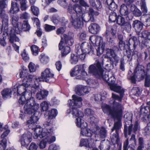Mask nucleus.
Returning <instances> with one entry per match:
<instances>
[{
	"instance_id": "1",
	"label": "nucleus",
	"mask_w": 150,
	"mask_h": 150,
	"mask_svg": "<svg viewBox=\"0 0 150 150\" xmlns=\"http://www.w3.org/2000/svg\"><path fill=\"white\" fill-rule=\"evenodd\" d=\"M27 71L26 70H22L19 74H17L16 76L20 77L21 78H23L22 80L23 83L16 86L12 89V91L15 93L16 92L18 96H21L18 100V102L20 105H23L25 104L24 108L26 113H29V109L32 105V104H34L35 101V98L32 96V93H35L36 92V90L34 88L35 84L33 85V88L34 89L33 91H27V88L31 85V83L34 81L33 78V76L32 75H27Z\"/></svg>"
},
{
	"instance_id": "2",
	"label": "nucleus",
	"mask_w": 150,
	"mask_h": 150,
	"mask_svg": "<svg viewBox=\"0 0 150 150\" xmlns=\"http://www.w3.org/2000/svg\"><path fill=\"white\" fill-rule=\"evenodd\" d=\"M72 100H69L68 101L70 108L67 110V112L68 114L71 113L75 117H78L76 120V124L78 127L81 128V135L83 136L91 137L93 132L90 129L86 128L87 124L82 119L84 116L83 113L78 109L82 106V99L75 95L72 96Z\"/></svg>"
},
{
	"instance_id": "3",
	"label": "nucleus",
	"mask_w": 150,
	"mask_h": 150,
	"mask_svg": "<svg viewBox=\"0 0 150 150\" xmlns=\"http://www.w3.org/2000/svg\"><path fill=\"white\" fill-rule=\"evenodd\" d=\"M104 60L103 57L97 59L96 63L90 65L88 72L89 74H92L96 78L98 79L102 78L104 81L107 82L109 77L108 75L107 74L103 75L104 71Z\"/></svg>"
},
{
	"instance_id": "4",
	"label": "nucleus",
	"mask_w": 150,
	"mask_h": 150,
	"mask_svg": "<svg viewBox=\"0 0 150 150\" xmlns=\"http://www.w3.org/2000/svg\"><path fill=\"white\" fill-rule=\"evenodd\" d=\"M131 120L128 121H125V124L124 125V135L126 140L124 142L123 146V150H128L129 147V139L131 136L132 132L136 133L139 127V125L137 121L134 123V127L132 124ZM118 150H121L122 145L120 144Z\"/></svg>"
},
{
	"instance_id": "5",
	"label": "nucleus",
	"mask_w": 150,
	"mask_h": 150,
	"mask_svg": "<svg viewBox=\"0 0 150 150\" xmlns=\"http://www.w3.org/2000/svg\"><path fill=\"white\" fill-rule=\"evenodd\" d=\"M32 105L30 107V108L29 109L28 111L29 113H26L24 107V112H23L22 110H20V113L19 114V118L21 119H23L25 116L26 114L31 115L33 113V115L30 117V119L27 121L28 124L29 125H33L34 126V125H36L38 120L39 119V116L38 115L39 112L38 110L39 108V105L38 104L35 102L34 104H32Z\"/></svg>"
},
{
	"instance_id": "6",
	"label": "nucleus",
	"mask_w": 150,
	"mask_h": 150,
	"mask_svg": "<svg viewBox=\"0 0 150 150\" xmlns=\"http://www.w3.org/2000/svg\"><path fill=\"white\" fill-rule=\"evenodd\" d=\"M104 113L110 116L112 118L117 117L120 113L123 112L124 107L121 104L114 101L112 107L109 105L106 104L102 107Z\"/></svg>"
},
{
	"instance_id": "7",
	"label": "nucleus",
	"mask_w": 150,
	"mask_h": 150,
	"mask_svg": "<svg viewBox=\"0 0 150 150\" xmlns=\"http://www.w3.org/2000/svg\"><path fill=\"white\" fill-rule=\"evenodd\" d=\"M37 126V125L36 127H33L35 132L33 136L34 138L36 139L39 137L41 139L47 136L45 139H43L40 142L39 144V148L40 149H43L45 147L47 143L48 142V138L49 137V136L52 135L54 133L53 132L52 135H50V134L48 133L46 129H44V128H42L40 126L38 127Z\"/></svg>"
},
{
	"instance_id": "8",
	"label": "nucleus",
	"mask_w": 150,
	"mask_h": 150,
	"mask_svg": "<svg viewBox=\"0 0 150 150\" xmlns=\"http://www.w3.org/2000/svg\"><path fill=\"white\" fill-rule=\"evenodd\" d=\"M58 114L57 111L56 109H52L49 111L48 113V117L43 125L44 129H46L48 133L52 135L53 133L52 127L53 120L55 118Z\"/></svg>"
},
{
	"instance_id": "9",
	"label": "nucleus",
	"mask_w": 150,
	"mask_h": 150,
	"mask_svg": "<svg viewBox=\"0 0 150 150\" xmlns=\"http://www.w3.org/2000/svg\"><path fill=\"white\" fill-rule=\"evenodd\" d=\"M54 74L51 73L50 69L49 68L46 69L45 70L41 73V77L36 78L33 76V79L35 83L34 88L35 89L39 88V82L44 81L47 82H49L48 78H52L53 77Z\"/></svg>"
},
{
	"instance_id": "10",
	"label": "nucleus",
	"mask_w": 150,
	"mask_h": 150,
	"mask_svg": "<svg viewBox=\"0 0 150 150\" xmlns=\"http://www.w3.org/2000/svg\"><path fill=\"white\" fill-rule=\"evenodd\" d=\"M143 25V23L140 21L135 20L133 21L132 27L139 35L138 38H150V31L144 30L140 33Z\"/></svg>"
},
{
	"instance_id": "11",
	"label": "nucleus",
	"mask_w": 150,
	"mask_h": 150,
	"mask_svg": "<svg viewBox=\"0 0 150 150\" xmlns=\"http://www.w3.org/2000/svg\"><path fill=\"white\" fill-rule=\"evenodd\" d=\"M85 64L77 65L73 68L70 72L71 76H76V79H83L87 75L84 69Z\"/></svg>"
},
{
	"instance_id": "12",
	"label": "nucleus",
	"mask_w": 150,
	"mask_h": 150,
	"mask_svg": "<svg viewBox=\"0 0 150 150\" xmlns=\"http://www.w3.org/2000/svg\"><path fill=\"white\" fill-rule=\"evenodd\" d=\"M76 14L71 15L70 21L73 27L76 30H80L82 29L83 26V21L87 22V20L83 15L81 17L76 16Z\"/></svg>"
},
{
	"instance_id": "13",
	"label": "nucleus",
	"mask_w": 150,
	"mask_h": 150,
	"mask_svg": "<svg viewBox=\"0 0 150 150\" xmlns=\"http://www.w3.org/2000/svg\"><path fill=\"white\" fill-rule=\"evenodd\" d=\"M106 51V55L105 57L108 59V61L110 62V65L113 68L114 64L115 66L117 65L119 60V57L115 54L114 51L112 49H107Z\"/></svg>"
},
{
	"instance_id": "14",
	"label": "nucleus",
	"mask_w": 150,
	"mask_h": 150,
	"mask_svg": "<svg viewBox=\"0 0 150 150\" xmlns=\"http://www.w3.org/2000/svg\"><path fill=\"white\" fill-rule=\"evenodd\" d=\"M147 105L145 106L142 104L140 108V116H142V119L144 122H147L149 121L150 117V101L147 102Z\"/></svg>"
},
{
	"instance_id": "15",
	"label": "nucleus",
	"mask_w": 150,
	"mask_h": 150,
	"mask_svg": "<svg viewBox=\"0 0 150 150\" xmlns=\"http://www.w3.org/2000/svg\"><path fill=\"white\" fill-rule=\"evenodd\" d=\"M68 12L71 14H76V16L81 17L83 15V17L85 16V14L83 12L82 7L79 5H75L73 6L71 5H69L67 9Z\"/></svg>"
},
{
	"instance_id": "16",
	"label": "nucleus",
	"mask_w": 150,
	"mask_h": 150,
	"mask_svg": "<svg viewBox=\"0 0 150 150\" xmlns=\"http://www.w3.org/2000/svg\"><path fill=\"white\" fill-rule=\"evenodd\" d=\"M5 8H2L0 12V18L2 19V25L0 28V34L3 30H7L8 28L9 17L5 13Z\"/></svg>"
},
{
	"instance_id": "17",
	"label": "nucleus",
	"mask_w": 150,
	"mask_h": 150,
	"mask_svg": "<svg viewBox=\"0 0 150 150\" xmlns=\"http://www.w3.org/2000/svg\"><path fill=\"white\" fill-rule=\"evenodd\" d=\"M19 137V141L22 146L27 147L32 141V134L30 132L25 133Z\"/></svg>"
},
{
	"instance_id": "18",
	"label": "nucleus",
	"mask_w": 150,
	"mask_h": 150,
	"mask_svg": "<svg viewBox=\"0 0 150 150\" xmlns=\"http://www.w3.org/2000/svg\"><path fill=\"white\" fill-rule=\"evenodd\" d=\"M79 49L80 50L81 52L84 53L91 55L94 54L93 48L90 43L86 42H83L79 47Z\"/></svg>"
},
{
	"instance_id": "19",
	"label": "nucleus",
	"mask_w": 150,
	"mask_h": 150,
	"mask_svg": "<svg viewBox=\"0 0 150 150\" xmlns=\"http://www.w3.org/2000/svg\"><path fill=\"white\" fill-rule=\"evenodd\" d=\"M134 72L139 76V78L141 80L144 79L145 75L147 74V72L145 71L144 66L138 63L134 69Z\"/></svg>"
},
{
	"instance_id": "20",
	"label": "nucleus",
	"mask_w": 150,
	"mask_h": 150,
	"mask_svg": "<svg viewBox=\"0 0 150 150\" xmlns=\"http://www.w3.org/2000/svg\"><path fill=\"white\" fill-rule=\"evenodd\" d=\"M136 46L134 43L133 45V47L134 50L132 52V54L131 55V50H126L125 52H124V58H127V61H131L132 59V57L134 56L135 58H137L138 57V52L137 51L135 50Z\"/></svg>"
},
{
	"instance_id": "21",
	"label": "nucleus",
	"mask_w": 150,
	"mask_h": 150,
	"mask_svg": "<svg viewBox=\"0 0 150 150\" xmlns=\"http://www.w3.org/2000/svg\"><path fill=\"white\" fill-rule=\"evenodd\" d=\"M61 38L59 44V50H62V57H64L70 52L71 49L70 47L68 46H62L64 40V38Z\"/></svg>"
},
{
	"instance_id": "22",
	"label": "nucleus",
	"mask_w": 150,
	"mask_h": 150,
	"mask_svg": "<svg viewBox=\"0 0 150 150\" xmlns=\"http://www.w3.org/2000/svg\"><path fill=\"white\" fill-rule=\"evenodd\" d=\"M8 29L6 30H4L5 32L3 33V38H5L7 35L9 36V38H18L19 36L17 35H19L20 31L19 29V30L17 29L16 31L15 28V29L12 28L9 32L7 31Z\"/></svg>"
},
{
	"instance_id": "23",
	"label": "nucleus",
	"mask_w": 150,
	"mask_h": 150,
	"mask_svg": "<svg viewBox=\"0 0 150 150\" xmlns=\"http://www.w3.org/2000/svg\"><path fill=\"white\" fill-rule=\"evenodd\" d=\"M123 112L120 113V115L117 117L112 118L114 120H117V121L114 123V126L112 129V132L115 130L116 132H119V130L122 126L121 122V119L123 117Z\"/></svg>"
},
{
	"instance_id": "24",
	"label": "nucleus",
	"mask_w": 150,
	"mask_h": 150,
	"mask_svg": "<svg viewBox=\"0 0 150 150\" xmlns=\"http://www.w3.org/2000/svg\"><path fill=\"white\" fill-rule=\"evenodd\" d=\"M122 87L120 88L118 90L115 89L113 90H111L114 92L119 93L120 94V96L117 95L114 93H112V98L114 100H117L120 102H121L122 98L124 95L125 90L123 89H121Z\"/></svg>"
},
{
	"instance_id": "25",
	"label": "nucleus",
	"mask_w": 150,
	"mask_h": 150,
	"mask_svg": "<svg viewBox=\"0 0 150 150\" xmlns=\"http://www.w3.org/2000/svg\"><path fill=\"white\" fill-rule=\"evenodd\" d=\"M108 79L107 82L110 86V88L111 90H113L116 88L118 90L120 89V88L121 87L120 86L117 85V84L115 83L116 79L113 75H112Z\"/></svg>"
},
{
	"instance_id": "26",
	"label": "nucleus",
	"mask_w": 150,
	"mask_h": 150,
	"mask_svg": "<svg viewBox=\"0 0 150 150\" xmlns=\"http://www.w3.org/2000/svg\"><path fill=\"white\" fill-rule=\"evenodd\" d=\"M75 91L76 94L80 96H83L89 92L87 87L81 85L77 86L75 88Z\"/></svg>"
},
{
	"instance_id": "27",
	"label": "nucleus",
	"mask_w": 150,
	"mask_h": 150,
	"mask_svg": "<svg viewBox=\"0 0 150 150\" xmlns=\"http://www.w3.org/2000/svg\"><path fill=\"white\" fill-rule=\"evenodd\" d=\"M51 20L53 23L57 25L59 23H64V25H66L68 21L65 20L64 17L60 18L58 15H54L52 16Z\"/></svg>"
},
{
	"instance_id": "28",
	"label": "nucleus",
	"mask_w": 150,
	"mask_h": 150,
	"mask_svg": "<svg viewBox=\"0 0 150 150\" xmlns=\"http://www.w3.org/2000/svg\"><path fill=\"white\" fill-rule=\"evenodd\" d=\"M10 21L13 27L15 28L17 31V29L19 30L18 20L19 17L16 14H10Z\"/></svg>"
},
{
	"instance_id": "29",
	"label": "nucleus",
	"mask_w": 150,
	"mask_h": 150,
	"mask_svg": "<svg viewBox=\"0 0 150 150\" xmlns=\"http://www.w3.org/2000/svg\"><path fill=\"white\" fill-rule=\"evenodd\" d=\"M88 14L89 19L87 20V22H93L94 21V16H98L99 14L98 12L95 11L91 7L89 8V10L88 11Z\"/></svg>"
},
{
	"instance_id": "30",
	"label": "nucleus",
	"mask_w": 150,
	"mask_h": 150,
	"mask_svg": "<svg viewBox=\"0 0 150 150\" xmlns=\"http://www.w3.org/2000/svg\"><path fill=\"white\" fill-rule=\"evenodd\" d=\"M20 11L19 5L16 2L12 1L11 6L8 12L9 14H15L17 13Z\"/></svg>"
},
{
	"instance_id": "31",
	"label": "nucleus",
	"mask_w": 150,
	"mask_h": 150,
	"mask_svg": "<svg viewBox=\"0 0 150 150\" xmlns=\"http://www.w3.org/2000/svg\"><path fill=\"white\" fill-rule=\"evenodd\" d=\"M49 93L48 91L45 90H42L36 94V98L37 99L40 100L46 98Z\"/></svg>"
},
{
	"instance_id": "32",
	"label": "nucleus",
	"mask_w": 150,
	"mask_h": 150,
	"mask_svg": "<svg viewBox=\"0 0 150 150\" xmlns=\"http://www.w3.org/2000/svg\"><path fill=\"white\" fill-rule=\"evenodd\" d=\"M88 29L90 32L96 34L100 30V27L96 23H91L88 27Z\"/></svg>"
},
{
	"instance_id": "33",
	"label": "nucleus",
	"mask_w": 150,
	"mask_h": 150,
	"mask_svg": "<svg viewBox=\"0 0 150 150\" xmlns=\"http://www.w3.org/2000/svg\"><path fill=\"white\" fill-rule=\"evenodd\" d=\"M137 78H139V76L134 72L132 74L131 71L130 70L128 74L127 78L130 80L131 83L132 84L136 83V79Z\"/></svg>"
},
{
	"instance_id": "34",
	"label": "nucleus",
	"mask_w": 150,
	"mask_h": 150,
	"mask_svg": "<svg viewBox=\"0 0 150 150\" xmlns=\"http://www.w3.org/2000/svg\"><path fill=\"white\" fill-rule=\"evenodd\" d=\"M105 43H101L100 42H99L98 46L96 48L97 56H99L103 53L105 49Z\"/></svg>"
},
{
	"instance_id": "35",
	"label": "nucleus",
	"mask_w": 150,
	"mask_h": 150,
	"mask_svg": "<svg viewBox=\"0 0 150 150\" xmlns=\"http://www.w3.org/2000/svg\"><path fill=\"white\" fill-rule=\"evenodd\" d=\"M12 90L11 89L6 88L4 90L1 92L3 98L6 99L11 97Z\"/></svg>"
},
{
	"instance_id": "36",
	"label": "nucleus",
	"mask_w": 150,
	"mask_h": 150,
	"mask_svg": "<svg viewBox=\"0 0 150 150\" xmlns=\"http://www.w3.org/2000/svg\"><path fill=\"white\" fill-rule=\"evenodd\" d=\"M120 12L122 16H126L129 14L127 6L125 4H122L120 7Z\"/></svg>"
},
{
	"instance_id": "37",
	"label": "nucleus",
	"mask_w": 150,
	"mask_h": 150,
	"mask_svg": "<svg viewBox=\"0 0 150 150\" xmlns=\"http://www.w3.org/2000/svg\"><path fill=\"white\" fill-rule=\"evenodd\" d=\"M142 90L139 87H134L132 89L131 94L132 95L139 96L141 94Z\"/></svg>"
},
{
	"instance_id": "38",
	"label": "nucleus",
	"mask_w": 150,
	"mask_h": 150,
	"mask_svg": "<svg viewBox=\"0 0 150 150\" xmlns=\"http://www.w3.org/2000/svg\"><path fill=\"white\" fill-rule=\"evenodd\" d=\"M112 141L115 140V143L118 146L120 144V139L119 136V132H116L115 131V133H113L112 136H111Z\"/></svg>"
},
{
	"instance_id": "39",
	"label": "nucleus",
	"mask_w": 150,
	"mask_h": 150,
	"mask_svg": "<svg viewBox=\"0 0 150 150\" xmlns=\"http://www.w3.org/2000/svg\"><path fill=\"white\" fill-rule=\"evenodd\" d=\"M19 29H22L24 31H25L29 30L30 29V26L28 23V21H24L23 23L21 25V26Z\"/></svg>"
},
{
	"instance_id": "40",
	"label": "nucleus",
	"mask_w": 150,
	"mask_h": 150,
	"mask_svg": "<svg viewBox=\"0 0 150 150\" xmlns=\"http://www.w3.org/2000/svg\"><path fill=\"white\" fill-rule=\"evenodd\" d=\"M140 5L142 13L144 14H143L145 15L148 11L145 0H141Z\"/></svg>"
},
{
	"instance_id": "41",
	"label": "nucleus",
	"mask_w": 150,
	"mask_h": 150,
	"mask_svg": "<svg viewBox=\"0 0 150 150\" xmlns=\"http://www.w3.org/2000/svg\"><path fill=\"white\" fill-rule=\"evenodd\" d=\"M79 146L81 147L83 146L87 148H91V147L89 144L88 139H81Z\"/></svg>"
},
{
	"instance_id": "42",
	"label": "nucleus",
	"mask_w": 150,
	"mask_h": 150,
	"mask_svg": "<svg viewBox=\"0 0 150 150\" xmlns=\"http://www.w3.org/2000/svg\"><path fill=\"white\" fill-rule=\"evenodd\" d=\"M76 52L78 55V57L79 56V58L82 60H83L86 57V54H87L81 52L80 50L79 49V47L78 46L77 47L76 46Z\"/></svg>"
},
{
	"instance_id": "43",
	"label": "nucleus",
	"mask_w": 150,
	"mask_h": 150,
	"mask_svg": "<svg viewBox=\"0 0 150 150\" xmlns=\"http://www.w3.org/2000/svg\"><path fill=\"white\" fill-rule=\"evenodd\" d=\"M117 15L114 11L110 13L109 16V21L110 22H116L117 18Z\"/></svg>"
},
{
	"instance_id": "44",
	"label": "nucleus",
	"mask_w": 150,
	"mask_h": 150,
	"mask_svg": "<svg viewBox=\"0 0 150 150\" xmlns=\"http://www.w3.org/2000/svg\"><path fill=\"white\" fill-rule=\"evenodd\" d=\"M42 63L44 64H47L49 61L48 57L46 56L43 54H42L39 57Z\"/></svg>"
},
{
	"instance_id": "45",
	"label": "nucleus",
	"mask_w": 150,
	"mask_h": 150,
	"mask_svg": "<svg viewBox=\"0 0 150 150\" xmlns=\"http://www.w3.org/2000/svg\"><path fill=\"white\" fill-rule=\"evenodd\" d=\"M30 10L33 14L35 16H38L40 14L39 8L34 5H32L30 7Z\"/></svg>"
},
{
	"instance_id": "46",
	"label": "nucleus",
	"mask_w": 150,
	"mask_h": 150,
	"mask_svg": "<svg viewBox=\"0 0 150 150\" xmlns=\"http://www.w3.org/2000/svg\"><path fill=\"white\" fill-rule=\"evenodd\" d=\"M64 40L63 42V44L64 46L66 45L67 46H71L74 43L73 38H64Z\"/></svg>"
},
{
	"instance_id": "47",
	"label": "nucleus",
	"mask_w": 150,
	"mask_h": 150,
	"mask_svg": "<svg viewBox=\"0 0 150 150\" xmlns=\"http://www.w3.org/2000/svg\"><path fill=\"white\" fill-rule=\"evenodd\" d=\"M145 21H143L144 25L146 27L150 26V13L145 15L143 14Z\"/></svg>"
},
{
	"instance_id": "48",
	"label": "nucleus",
	"mask_w": 150,
	"mask_h": 150,
	"mask_svg": "<svg viewBox=\"0 0 150 150\" xmlns=\"http://www.w3.org/2000/svg\"><path fill=\"white\" fill-rule=\"evenodd\" d=\"M40 107L41 112L46 111L48 109L49 104L47 102L44 101L41 103Z\"/></svg>"
},
{
	"instance_id": "49",
	"label": "nucleus",
	"mask_w": 150,
	"mask_h": 150,
	"mask_svg": "<svg viewBox=\"0 0 150 150\" xmlns=\"http://www.w3.org/2000/svg\"><path fill=\"white\" fill-rule=\"evenodd\" d=\"M44 28L46 32H49L54 30L56 28L55 26L46 24L44 26Z\"/></svg>"
},
{
	"instance_id": "50",
	"label": "nucleus",
	"mask_w": 150,
	"mask_h": 150,
	"mask_svg": "<svg viewBox=\"0 0 150 150\" xmlns=\"http://www.w3.org/2000/svg\"><path fill=\"white\" fill-rule=\"evenodd\" d=\"M116 22L117 24L121 26L124 25L125 23V18L120 16H118Z\"/></svg>"
},
{
	"instance_id": "51",
	"label": "nucleus",
	"mask_w": 150,
	"mask_h": 150,
	"mask_svg": "<svg viewBox=\"0 0 150 150\" xmlns=\"http://www.w3.org/2000/svg\"><path fill=\"white\" fill-rule=\"evenodd\" d=\"M134 8V10L132 11L134 16L136 17H139L142 15V11L135 6H131V8Z\"/></svg>"
},
{
	"instance_id": "52",
	"label": "nucleus",
	"mask_w": 150,
	"mask_h": 150,
	"mask_svg": "<svg viewBox=\"0 0 150 150\" xmlns=\"http://www.w3.org/2000/svg\"><path fill=\"white\" fill-rule=\"evenodd\" d=\"M99 148L100 150H109L110 148V144L109 143H105L103 144L100 143Z\"/></svg>"
},
{
	"instance_id": "53",
	"label": "nucleus",
	"mask_w": 150,
	"mask_h": 150,
	"mask_svg": "<svg viewBox=\"0 0 150 150\" xmlns=\"http://www.w3.org/2000/svg\"><path fill=\"white\" fill-rule=\"evenodd\" d=\"M6 146V139H3L0 141V150H5Z\"/></svg>"
},
{
	"instance_id": "54",
	"label": "nucleus",
	"mask_w": 150,
	"mask_h": 150,
	"mask_svg": "<svg viewBox=\"0 0 150 150\" xmlns=\"http://www.w3.org/2000/svg\"><path fill=\"white\" fill-rule=\"evenodd\" d=\"M70 61L72 64H76L78 61V58L77 55L75 56L74 54H72L71 55Z\"/></svg>"
},
{
	"instance_id": "55",
	"label": "nucleus",
	"mask_w": 150,
	"mask_h": 150,
	"mask_svg": "<svg viewBox=\"0 0 150 150\" xmlns=\"http://www.w3.org/2000/svg\"><path fill=\"white\" fill-rule=\"evenodd\" d=\"M145 77L144 86L146 87H150V75L147 74Z\"/></svg>"
},
{
	"instance_id": "56",
	"label": "nucleus",
	"mask_w": 150,
	"mask_h": 150,
	"mask_svg": "<svg viewBox=\"0 0 150 150\" xmlns=\"http://www.w3.org/2000/svg\"><path fill=\"white\" fill-rule=\"evenodd\" d=\"M99 134L100 138L102 139H105L106 136V130L104 128H102L100 131Z\"/></svg>"
},
{
	"instance_id": "57",
	"label": "nucleus",
	"mask_w": 150,
	"mask_h": 150,
	"mask_svg": "<svg viewBox=\"0 0 150 150\" xmlns=\"http://www.w3.org/2000/svg\"><path fill=\"white\" fill-rule=\"evenodd\" d=\"M120 64L119 66V69L121 71H125V63L124 58H121L120 60Z\"/></svg>"
},
{
	"instance_id": "58",
	"label": "nucleus",
	"mask_w": 150,
	"mask_h": 150,
	"mask_svg": "<svg viewBox=\"0 0 150 150\" xmlns=\"http://www.w3.org/2000/svg\"><path fill=\"white\" fill-rule=\"evenodd\" d=\"M66 27L65 25L63 27H60L58 28L56 31V33L57 35L62 34L65 31Z\"/></svg>"
},
{
	"instance_id": "59",
	"label": "nucleus",
	"mask_w": 150,
	"mask_h": 150,
	"mask_svg": "<svg viewBox=\"0 0 150 150\" xmlns=\"http://www.w3.org/2000/svg\"><path fill=\"white\" fill-rule=\"evenodd\" d=\"M124 25V30L127 32L129 33L130 32L131 30L132 26L129 22H125Z\"/></svg>"
},
{
	"instance_id": "60",
	"label": "nucleus",
	"mask_w": 150,
	"mask_h": 150,
	"mask_svg": "<svg viewBox=\"0 0 150 150\" xmlns=\"http://www.w3.org/2000/svg\"><path fill=\"white\" fill-rule=\"evenodd\" d=\"M21 56L23 60L25 62L29 61V57L26 52L25 50H24L23 53L21 54Z\"/></svg>"
},
{
	"instance_id": "61",
	"label": "nucleus",
	"mask_w": 150,
	"mask_h": 150,
	"mask_svg": "<svg viewBox=\"0 0 150 150\" xmlns=\"http://www.w3.org/2000/svg\"><path fill=\"white\" fill-rule=\"evenodd\" d=\"M109 9L114 12L115 11L117 8V6L113 1V2L108 5Z\"/></svg>"
},
{
	"instance_id": "62",
	"label": "nucleus",
	"mask_w": 150,
	"mask_h": 150,
	"mask_svg": "<svg viewBox=\"0 0 150 150\" xmlns=\"http://www.w3.org/2000/svg\"><path fill=\"white\" fill-rule=\"evenodd\" d=\"M85 113L88 116H92L94 115V112L93 110L89 108H87L85 110Z\"/></svg>"
},
{
	"instance_id": "63",
	"label": "nucleus",
	"mask_w": 150,
	"mask_h": 150,
	"mask_svg": "<svg viewBox=\"0 0 150 150\" xmlns=\"http://www.w3.org/2000/svg\"><path fill=\"white\" fill-rule=\"evenodd\" d=\"M28 67L29 71L30 72H33L35 71V65L32 62H30L29 64Z\"/></svg>"
},
{
	"instance_id": "64",
	"label": "nucleus",
	"mask_w": 150,
	"mask_h": 150,
	"mask_svg": "<svg viewBox=\"0 0 150 150\" xmlns=\"http://www.w3.org/2000/svg\"><path fill=\"white\" fill-rule=\"evenodd\" d=\"M144 131L146 135H150V122L147 123V126L144 128Z\"/></svg>"
}]
</instances>
